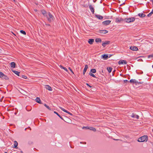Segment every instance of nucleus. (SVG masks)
Wrapping results in <instances>:
<instances>
[{
	"label": "nucleus",
	"mask_w": 153,
	"mask_h": 153,
	"mask_svg": "<svg viewBox=\"0 0 153 153\" xmlns=\"http://www.w3.org/2000/svg\"><path fill=\"white\" fill-rule=\"evenodd\" d=\"M148 139V137L147 135H144L139 138L137 141L140 142H147Z\"/></svg>",
	"instance_id": "obj_1"
},
{
	"label": "nucleus",
	"mask_w": 153,
	"mask_h": 153,
	"mask_svg": "<svg viewBox=\"0 0 153 153\" xmlns=\"http://www.w3.org/2000/svg\"><path fill=\"white\" fill-rule=\"evenodd\" d=\"M46 17L47 18L48 20L50 22L53 21L54 19V16L50 12L48 13V16Z\"/></svg>",
	"instance_id": "obj_2"
},
{
	"label": "nucleus",
	"mask_w": 153,
	"mask_h": 153,
	"mask_svg": "<svg viewBox=\"0 0 153 153\" xmlns=\"http://www.w3.org/2000/svg\"><path fill=\"white\" fill-rule=\"evenodd\" d=\"M135 20V18L134 17L131 18H126L124 19V21L127 23H130L134 22Z\"/></svg>",
	"instance_id": "obj_3"
},
{
	"label": "nucleus",
	"mask_w": 153,
	"mask_h": 153,
	"mask_svg": "<svg viewBox=\"0 0 153 153\" xmlns=\"http://www.w3.org/2000/svg\"><path fill=\"white\" fill-rule=\"evenodd\" d=\"M83 129H89L90 130H91L92 131H93L94 132H95L96 131V129L94 128L91 127H88V126H84L82 128Z\"/></svg>",
	"instance_id": "obj_4"
},
{
	"label": "nucleus",
	"mask_w": 153,
	"mask_h": 153,
	"mask_svg": "<svg viewBox=\"0 0 153 153\" xmlns=\"http://www.w3.org/2000/svg\"><path fill=\"white\" fill-rule=\"evenodd\" d=\"M122 21H124V19L121 18H117L116 19L115 22L117 23H119Z\"/></svg>",
	"instance_id": "obj_5"
},
{
	"label": "nucleus",
	"mask_w": 153,
	"mask_h": 153,
	"mask_svg": "<svg viewBox=\"0 0 153 153\" xmlns=\"http://www.w3.org/2000/svg\"><path fill=\"white\" fill-rule=\"evenodd\" d=\"M119 65L121 64H127V62L126 61L123 60H120L118 63Z\"/></svg>",
	"instance_id": "obj_6"
},
{
	"label": "nucleus",
	"mask_w": 153,
	"mask_h": 153,
	"mask_svg": "<svg viewBox=\"0 0 153 153\" xmlns=\"http://www.w3.org/2000/svg\"><path fill=\"white\" fill-rule=\"evenodd\" d=\"M111 22L110 20H106L102 22V24L104 25H109Z\"/></svg>",
	"instance_id": "obj_7"
},
{
	"label": "nucleus",
	"mask_w": 153,
	"mask_h": 153,
	"mask_svg": "<svg viewBox=\"0 0 153 153\" xmlns=\"http://www.w3.org/2000/svg\"><path fill=\"white\" fill-rule=\"evenodd\" d=\"M98 33L100 34H105L108 32V31L106 30H100L98 31Z\"/></svg>",
	"instance_id": "obj_8"
},
{
	"label": "nucleus",
	"mask_w": 153,
	"mask_h": 153,
	"mask_svg": "<svg viewBox=\"0 0 153 153\" xmlns=\"http://www.w3.org/2000/svg\"><path fill=\"white\" fill-rule=\"evenodd\" d=\"M110 43V41H105L104 42H103L102 44V46L105 47L106 45H109Z\"/></svg>",
	"instance_id": "obj_9"
},
{
	"label": "nucleus",
	"mask_w": 153,
	"mask_h": 153,
	"mask_svg": "<svg viewBox=\"0 0 153 153\" xmlns=\"http://www.w3.org/2000/svg\"><path fill=\"white\" fill-rule=\"evenodd\" d=\"M89 8L92 13L94 14V8L91 5H89Z\"/></svg>",
	"instance_id": "obj_10"
},
{
	"label": "nucleus",
	"mask_w": 153,
	"mask_h": 153,
	"mask_svg": "<svg viewBox=\"0 0 153 153\" xmlns=\"http://www.w3.org/2000/svg\"><path fill=\"white\" fill-rule=\"evenodd\" d=\"M130 49L132 51H137L138 50V48L136 46H131L130 47Z\"/></svg>",
	"instance_id": "obj_11"
},
{
	"label": "nucleus",
	"mask_w": 153,
	"mask_h": 153,
	"mask_svg": "<svg viewBox=\"0 0 153 153\" xmlns=\"http://www.w3.org/2000/svg\"><path fill=\"white\" fill-rule=\"evenodd\" d=\"M129 82L131 83L135 84L136 85H137L136 82H137V81L135 79H131L129 81Z\"/></svg>",
	"instance_id": "obj_12"
},
{
	"label": "nucleus",
	"mask_w": 153,
	"mask_h": 153,
	"mask_svg": "<svg viewBox=\"0 0 153 153\" xmlns=\"http://www.w3.org/2000/svg\"><path fill=\"white\" fill-rule=\"evenodd\" d=\"M41 12L44 16L46 17L48 16V13H47L46 12L45 10H41Z\"/></svg>",
	"instance_id": "obj_13"
},
{
	"label": "nucleus",
	"mask_w": 153,
	"mask_h": 153,
	"mask_svg": "<svg viewBox=\"0 0 153 153\" xmlns=\"http://www.w3.org/2000/svg\"><path fill=\"white\" fill-rule=\"evenodd\" d=\"M88 66L87 65H85V67L84 68L83 70V75H84L87 70V69H88Z\"/></svg>",
	"instance_id": "obj_14"
},
{
	"label": "nucleus",
	"mask_w": 153,
	"mask_h": 153,
	"mask_svg": "<svg viewBox=\"0 0 153 153\" xmlns=\"http://www.w3.org/2000/svg\"><path fill=\"white\" fill-rule=\"evenodd\" d=\"M131 117H132L135 118L137 119H138L139 118V116L138 115L134 114L133 113L131 114Z\"/></svg>",
	"instance_id": "obj_15"
},
{
	"label": "nucleus",
	"mask_w": 153,
	"mask_h": 153,
	"mask_svg": "<svg viewBox=\"0 0 153 153\" xmlns=\"http://www.w3.org/2000/svg\"><path fill=\"white\" fill-rule=\"evenodd\" d=\"M138 16L141 18H143L144 17L146 16V15L143 13H139L138 14Z\"/></svg>",
	"instance_id": "obj_16"
},
{
	"label": "nucleus",
	"mask_w": 153,
	"mask_h": 153,
	"mask_svg": "<svg viewBox=\"0 0 153 153\" xmlns=\"http://www.w3.org/2000/svg\"><path fill=\"white\" fill-rule=\"evenodd\" d=\"M45 88L46 89H47L49 91H52V89L51 87L49 85H46L45 86Z\"/></svg>",
	"instance_id": "obj_17"
},
{
	"label": "nucleus",
	"mask_w": 153,
	"mask_h": 153,
	"mask_svg": "<svg viewBox=\"0 0 153 153\" xmlns=\"http://www.w3.org/2000/svg\"><path fill=\"white\" fill-rule=\"evenodd\" d=\"M95 17L101 20L103 19V17L102 16L99 15H95Z\"/></svg>",
	"instance_id": "obj_18"
},
{
	"label": "nucleus",
	"mask_w": 153,
	"mask_h": 153,
	"mask_svg": "<svg viewBox=\"0 0 153 153\" xmlns=\"http://www.w3.org/2000/svg\"><path fill=\"white\" fill-rule=\"evenodd\" d=\"M94 41V39H88V42L90 44L92 45L93 44Z\"/></svg>",
	"instance_id": "obj_19"
},
{
	"label": "nucleus",
	"mask_w": 153,
	"mask_h": 153,
	"mask_svg": "<svg viewBox=\"0 0 153 153\" xmlns=\"http://www.w3.org/2000/svg\"><path fill=\"white\" fill-rule=\"evenodd\" d=\"M102 58L104 59H107L108 57V55L107 54H104L103 55H102Z\"/></svg>",
	"instance_id": "obj_20"
},
{
	"label": "nucleus",
	"mask_w": 153,
	"mask_h": 153,
	"mask_svg": "<svg viewBox=\"0 0 153 153\" xmlns=\"http://www.w3.org/2000/svg\"><path fill=\"white\" fill-rule=\"evenodd\" d=\"M36 102L39 104H41V101L39 97H37L36 99Z\"/></svg>",
	"instance_id": "obj_21"
},
{
	"label": "nucleus",
	"mask_w": 153,
	"mask_h": 153,
	"mask_svg": "<svg viewBox=\"0 0 153 153\" xmlns=\"http://www.w3.org/2000/svg\"><path fill=\"white\" fill-rule=\"evenodd\" d=\"M2 79H4L6 80H8L9 79L8 77L4 74H3V77L2 78Z\"/></svg>",
	"instance_id": "obj_22"
},
{
	"label": "nucleus",
	"mask_w": 153,
	"mask_h": 153,
	"mask_svg": "<svg viewBox=\"0 0 153 153\" xmlns=\"http://www.w3.org/2000/svg\"><path fill=\"white\" fill-rule=\"evenodd\" d=\"M10 65L12 68H15V67L16 64L14 62H12L10 63Z\"/></svg>",
	"instance_id": "obj_23"
},
{
	"label": "nucleus",
	"mask_w": 153,
	"mask_h": 153,
	"mask_svg": "<svg viewBox=\"0 0 153 153\" xmlns=\"http://www.w3.org/2000/svg\"><path fill=\"white\" fill-rule=\"evenodd\" d=\"M18 144V143L16 141H14V148L17 149V148Z\"/></svg>",
	"instance_id": "obj_24"
},
{
	"label": "nucleus",
	"mask_w": 153,
	"mask_h": 153,
	"mask_svg": "<svg viewBox=\"0 0 153 153\" xmlns=\"http://www.w3.org/2000/svg\"><path fill=\"white\" fill-rule=\"evenodd\" d=\"M12 71L15 74H16V75H18L19 76V74L20 73V72H19L18 71H13V70H12Z\"/></svg>",
	"instance_id": "obj_25"
},
{
	"label": "nucleus",
	"mask_w": 153,
	"mask_h": 153,
	"mask_svg": "<svg viewBox=\"0 0 153 153\" xmlns=\"http://www.w3.org/2000/svg\"><path fill=\"white\" fill-rule=\"evenodd\" d=\"M107 69L109 73H110L112 70V68L111 67H107Z\"/></svg>",
	"instance_id": "obj_26"
},
{
	"label": "nucleus",
	"mask_w": 153,
	"mask_h": 153,
	"mask_svg": "<svg viewBox=\"0 0 153 153\" xmlns=\"http://www.w3.org/2000/svg\"><path fill=\"white\" fill-rule=\"evenodd\" d=\"M95 42H102V40L100 38H97L96 39H95Z\"/></svg>",
	"instance_id": "obj_27"
},
{
	"label": "nucleus",
	"mask_w": 153,
	"mask_h": 153,
	"mask_svg": "<svg viewBox=\"0 0 153 153\" xmlns=\"http://www.w3.org/2000/svg\"><path fill=\"white\" fill-rule=\"evenodd\" d=\"M59 67L61 68L64 69L66 71H68V70L66 68L63 67L62 65H60Z\"/></svg>",
	"instance_id": "obj_28"
},
{
	"label": "nucleus",
	"mask_w": 153,
	"mask_h": 153,
	"mask_svg": "<svg viewBox=\"0 0 153 153\" xmlns=\"http://www.w3.org/2000/svg\"><path fill=\"white\" fill-rule=\"evenodd\" d=\"M96 72V69H91L90 72L92 73H95Z\"/></svg>",
	"instance_id": "obj_29"
},
{
	"label": "nucleus",
	"mask_w": 153,
	"mask_h": 153,
	"mask_svg": "<svg viewBox=\"0 0 153 153\" xmlns=\"http://www.w3.org/2000/svg\"><path fill=\"white\" fill-rule=\"evenodd\" d=\"M59 108L61 110H62V111H63L64 112H65L66 113H68V111L66 110L65 109L63 108L62 107H59Z\"/></svg>",
	"instance_id": "obj_30"
},
{
	"label": "nucleus",
	"mask_w": 153,
	"mask_h": 153,
	"mask_svg": "<svg viewBox=\"0 0 153 153\" xmlns=\"http://www.w3.org/2000/svg\"><path fill=\"white\" fill-rule=\"evenodd\" d=\"M89 74L90 75L93 77L97 78L91 72H89Z\"/></svg>",
	"instance_id": "obj_31"
},
{
	"label": "nucleus",
	"mask_w": 153,
	"mask_h": 153,
	"mask_svg": "<svg viewBox=\"0 0 153 153\" xmlns=\"http://www.w3.org/2000/svg\"><path fill=\"white\" fill-rule=\"evenodd\" d=\"M20 33H21L23 34L24 35H25L26 34V32L25 31H24L23 30H21L20 31Z\"/></svg>",
	"instance_id": "obj_32"
},
{
	"label": "nucleus",
	"mask_w": 153,
	"mask_h": 153,
	"mask_svg": "<svg viewBox=\"0 0 153 153\" xmlns=\"http://www.w3.org/2000/svg\"><path fill=\"white\" fill-rule=\"evenodd\" d=\"M44 105L47 108H48V109L49 110H51V108H50L49 106H48V105H47L46 104H44Z\"/></svg>",
	"instance_id": "obj_33"
},
{
	"label": "nucleus",
	"mask_w": 153,
	"mask_h": 153,
	"mask_svg": "<svg viewBox=\"0 0 153 153\" xmlns=\"http://www.w3.org/2000/svg\"><path fill=\"white\" fill-rule=\"evenodd\" d=\"M148 58H152V59H153V54L151 55H149L148 56Z\"/></svg>",
	"instance_id": "obj_34"
},
{
	"label": "nucleus",
	"mask_w": 153,
	"mask_h": 153,
	"mask_svg": "<svg viewBox=\"0 0 153 153\" xmlns=\"http://www.w3.org/2000/svg\"><path fill=\"white\" fill-rule=\"evenodd\" d=\"M3 74L2 72L0 71V77L1 78L3 77Z\"/></svg>",
	"instance_id": "obj_35"
},
{
	"label": "nucleus",
	"mask_w": 153,
	"mask_h": 153,
	"mask_svg": "<svg viewBox=\"0 0 153 153\" xmlns=\"http://www.w3.org/2000/svg\"><path fill=\"white\" fill-rule=\"evenodd\" d=\"M143 82H138L137 81V82H136V84H137V85H139L140 84H141L143 83Z\"/></svg>",
	"instance_id": "obj_36"
},
{
	"label": "nucleus",
	"mask_w": 153,
	"mask_h": 153,
	"mask_svg": "<svg viewBox=\"0 0 153 153\" xmlns=\"http://www.w3.org/2000/svg\"><path fill=\"white\" fill-rule=\"evenodd\" d=\"M22 77L25 79H26L27 78V77L26 76L24 75H22Z\"/></svg>",
	"instance_id": "obj_37"
},
{
	"label": "nucleus",
	"mask_w": 153,
	"mask_h": 153,
	"mask_svg": "<svg viewBox=\"0 0 153 153\" xmlns=\"http://www.w3.org/2000/svg\"><path fill=\"white\" fill-rule=\"evenodd\" d=\"M152 13L150 12L147 15V16L149 17H150L152 15Z\"/></svg>",
	"instance_id": "obj_38"
},
{
	"label": "nucleus",
	"mask_w": 153,
	"mask_h": 153,
	"mask_svg": "<svg viewBox=\"0 0 153 153\" xmlns=\"http://www.w3.org/2000/svg\"><path fill=\"white\" fill-rule=\"evenodd\" d=\"M54 113L57 114L59 117L60 116V115L56 112L54 111Z\"/></svg>",
	"instance_id": "obj_39"
},
{
	"label": "nucleus",
	"mask_w": 153,
	"mask_h": 153,
	"mask_svg": "<svg viewBox=\"0 0 153 153\" xmlns=\"http://www.w3.org/2000/svg\"><path fill=\"white\" fill-rule=\"evenodd\" d=\"M68 69L70 70L71 72L73 74H74V72H73L72 69L70 67H69Z\"/></svg>",
	"instance_id": "obj_40"
},
{
	"label": "nucleus",
	"mask_w": 153,
	"mask_h": 153,
	"mask_svg": "<svg viewBox=\"0 0 153 153\" xmlns=\"http://www.w3.org/2000/svg\"><path fill=\"white\" fill-rule=\"evenodd\" d=\"M129 81L128 80H124V82H125V83H126V82H128Z\"/></svg>",
	"instance_id": "obj_41"
},
{
	"label": "nucleus",
	"mask_w": 153,
	"mask_h": 153,
	"mask_svg": "<svg viewBox=\"0 0 153 153\" xmlns=\"http://www.w3.org/2000/svg\"><path fill=\"white\" fill-rule=\"evenodd\" d=\"M86 85L88 86H89V87L90 88H91L92 87V86H91L90 85H89L88 84V83H86Z\"/></svg>",
	"instance_id": "obj_42"
},
{
	"label": "nucleus",
	"mask_w": 153,
	"mask_h": 153,
	"mask_svg": "<svg viewBox=\"0 0 153 153\" xmlns=\"http://www.w3.org/2000/svg\"><path fill=\"white\" fill-rule=\"evenodd\" d=\"M68 114L71 115V116H72L73 115V114L71 113H70V112H69V111H68V113H67Z\"/></svg>",
	"instance_id": "obj_43"
},
{
	"label": "nucleus",
	"mask_w": 153,
	"mask_h": 153,
	"mask_svg": "<svg viewBox=\"0 0 153 153\" xmlns=\"http://www.w3.org/2000/svg\"><path fill=\"white\" fill-rule=\"evenodd\" d=\"M59 117L62 120H64V119H63V118L60 115V116H59Z\"/></svg>",
	"instance_id": "obj_44"
},
{
	"label": "nucleus",
	"mask_w": 153,
	"mask_h": 153,
	"mask_svg": "<svg viewBox=\"0 0 153 153\" xmlns=\"http://www.w3.org/2000/svg\"><path fill=\"white\" fill-rule=\"evenodd\" d=\"M45 25L46 26H50V24H46V23H45Z\"/></svg>",
	"instance_id": "obj_45"
},
{
	"label": "nucleus",
	"mask_w": 153,
	"mask_h": 153,
	"mask_svg": "<svg viewBox=\"0 0 153 153\" xmlns=\"http://www.w3.org/2000/svg\"><path fill=\"white\" fill-rule=\"evenodd\" d=\"M151 13H152V14H153V9H152V11L151 12Z\"/></svg>",
	"instance_id": "obj_46"
},
{
	"label": "nucleus",
	"mask_w": 153,
	"mask_h": 153,
	"mask_svg": "<svg viewBox=\"0 0 153 153\" xmlns=\"http://www.w3.org/2000/svg\"><path fill=\"white\" fill-rule=\"evenodd\" d=\"M32 143V142H30L28 143L30 144H31Z\"/></svg>",
	"instance_id": "obj_47"
},
{
	"label": "nucleus",
	"mask_w": 153,
	"mask_h": 153,
	"mask_svg": "<svg viewBox=\"0 0 153 153\" xmlns=\"http://www.w3.org/2000/svg\"><path fill=\"white\" fill-rule=\"evenodd\" d=\"M150 1L152 2V4L153 5V0H150Z\"/></svg>",
	"instance_id": "obj_48"
},
{
	"label": "nucleus",
	"mask_w": 153,
	"mask_h": 153,
	"mask_svg": "<svg viewBox=\"0 0 153 153\" xmlns=\"http://www.w3.org/2000/svg\"><path fill=\"white\" fill-rule=\"evenodd\" d=\"M17 114V112H15L14 113V114H15V115H16V114Z\"/></svg>",
	"instance_id": "obj_49"
},
{
	"label": "nucleus",
	"mask_w": 153,
	"mask_h": 153,
	"mask_svg": "<svg viewBox=\"0 0 153 153\" xmlns=\"http://www.w3.org/2000/svg\"><path fill=\"white\" fill-rule=\"evenodd\" d=\"M28 128H29L30 129V130H31V128H30V127H28Z\"/></svg>",
	"instance_id": "obj_50"
},
{
	"label": "nucleus",
	"mask_w": 153,
	"mask_h": 153,
	"mask_svg": "<svg viewBox=\"0 0 153 153\" xmlns=\"http://www.w3.org/2000/svg\"><path fill=\"white\" fill-rule=\"evenodd\" d=\"M84 144H86V142H84Z\"/></svg>",
	"instance_id": "obj_51"
},
{
	"label": "nucleus",
	"mask_w": 153,
	"mask_h": 153,
	"mask_svg": "<svg viewBox=\"0 0 153 153\" xmlns=\"http://www.w3.org/2000/svg\"><path fill=\"white\" fill-rule=\"evenodd\" d=\"M21 152L22 153H23V152L22 151H21Z\"/></svg>",
	"instance_id": "obj_52"
},
{
	"label": "nucleus",
	"mask_w": 153,
	"mask_h": 153,
	"mask_svg": "<svg viewBox=\"0 0 153 153\" xmlns=\"http://www.w3.org/2000/svg\"><path fill=\"white\" fill-rule=\"evenodd\" d=\"M27 129V128H25V130H26Z\"/></svg>",
	"instance_id": "obj_53"
},
{
	"label": "nucleus",
	"mask_w": 153,
	"mask_h": 153,
	"mask_svg": "<svg viewBox=\"0 0 153 153\" xmlns=\"http://www.w3.org/2000/svg\"><path fill=\"white\" fill-rule=\"evenodd\" d=\"M4 153H8L7 152H5Z\"/></svg>",
	"instance_id": "obj_54"
},
{
	"label": "nucleus",
	"mask_w": 153,
	"mask_h": 153,
	"mask_svg": "<svg viewBox=\"0 0 153 153\" xmlns=\"http://www.w3.org/2000/svg\"><path fill=\"white\" fill-rule=\"evenodd\" d=\"M115 71V70H114L113 71V72H114Z\"/></svg>",
	"instance_id": "obj_55"
},
{
	"label": "nucleus",
	"mask_w": 153,
	"mask_h": 153,
	"mask_svg": "<svg viewBox=\"0 0 153 153\" xmlns=\"http://www.w3.org/2000/svg\"><path fill=\"white\" fill-rule=\"evenodd\" d=\"M82 143V142H81L80 143Z\"/></svg>",
	"instance_id": "obj_56"
},
{
	"label": "nucleus",
	"mask_w": 153,
	"mask_h": 153,
	"mask_svg": "<svg viewBox=\"0 0 153 153\" xmlns=\"http://www.w3.org/2000/svg\"><path fill=\"white\" fill-rule=\"evenodd\" d=\"M116 140H118V139H116Z\"/></svg>",
	"instance_id": "obj_57"
},
{
	"label": "nucleus",
	"mask_w": 153,
	"mask_h": 153,
	"mask_svg": "<svg viewBox=\"0 0 153 153\" xmlns=\"http://www.w3.org/2000/svg\"><path fill=\"white\" fill-rule=\"evenodd\" d=\"M102 73L103 72V71H102Z\"/></svg>",
	"instance_id": "obj_58"
},
{
	"label": "nucleus",
	"mask_w": 153,
	"mask_h": 153,
	"mask_svg": "<svg viewBox=\"0 0 153 153\" xmlns=\"http://www.w3.org/2000/svg\"><path fill=\"white\" fill-rule=\"evenodd\" d=\"M14 1V0H13Z\"/></svg>",
	"instance_id": "obj_59"
}]
</instances>
